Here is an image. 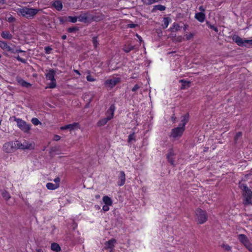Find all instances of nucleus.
Listing matches in <instances>:
<instances>
[{
  "label": "nucleus",
  "instance_id": "f257e3e1",
  "mask_svg": "<svg viewBox=\"0 0 252 252\" xmlns=\"http://www.w3.org/2000/svg\"><path fill=\"white\" fill-rule=\"evenodd\" d=\"M14 120L17 123L18 127L24 132L28 133L31 129V125L27 124L25 121L15 117H13Z\"/></svg>",
  "mask_w": 252,
  "mask_h": 252
},
{
  "label": "nucleus",
  "instance_id": "f03ea898",
  "mask_svg": "<svg viewBox=\"0 0 252 252\" xmlns=\"http://www.w3.org/2000/svg\"><path fill=\"white\" fill-rule=\"evenodd\" d=\"M184 131V127L178 126L172 129L169 136L174 140L179 139L182 136Z\"/></svg>",
  "mask_w": 252,
  "mask_h": 252
},
{
  "label": "nucleus",
  "instance_id": "7ed1b4c3",
  "mask_svg": "<svg viewBox=\"0 0 252 252\" xmlns=\"http://www.w3.org/2000/svg\"><path fill=\"white\" fill-rule=\"evenodd\" d=\"M16 145L17 149L21 150H32L34 148V143L33 142H29L27 141H24L23 143H21L20 141H16Z\"/></svg>",
  "mask_w": 252,
  "mask_h": 252
},
{
  "label": "nucleus",
  "instance_id": "20e7f679",
  "mask_svg": "<svg viewBox=\"0 0 252 252\" xmlns=\"http://www.w3.org/2000/svg\"><path fill=\"white\" fill-rule=\"evenodd\" d=\"M195 220L199 224H203L207 220L206 212L200 209H197L195 211Z\"/></svg>",
  "mask_w": 252,
  "mask_h": 252
},
{
  "label": "nucleus",
  "instance_id": "39448f33",
  "mask_svg": "<svg viewBox=\"0 0 252 252\" xmlns=\"http://www.w3.org/2000/svg\"><path fill=\"white\" fill-rule=\"evenodd\" d=\"M55 72L53 70H50L46 74V78L47 81H49L47 83L48 86L46 88H54L56 86V82L55 79Z\"/></svg>",
  "mask_w": 252,
  "mask_h": 252
},
{
  "label": "nucleus",
  "instance_id": "423d86ee",
  "mask_svg": "<svg viewBox=\"0 0 252 252\" xmlns=\"http://www.w3.org/2000/svg\"><path fill=\"white\" fill-rule=\"evenodd\" d=\"M238 239L249 252H252V243L245 235H238Z\"/></svg>",
  "mask_w": 252,
  "mask_h": 252
},
{
  "label": "nucleus",
  "instance_id": "0eeeda50",
  "mask_svg": "<svg viewBox=\"0 0 252 252\" xmlns=\"http://www.w3.org/2000/svg\"><path fill=\"white\" fill-rule=\"evenodd\" d=\"M3 151L6 153H11L17 150L16 141L7 142L2 147Z\"/></svg>",
  "mask_w": 252,
  "mask_h": 252
},
{
  "label": "nucleus",
  "instance_id": "6e6552de",
  "mask_svg": "<svg viewBox=\"0 0 252 252\" xmlns=\"http://www.w3.org/2000/svg\"><path fill=\"white\" fill-rule=\"evenodd\" d=\"M120 78L118 77H112L106 80L104 83V85L108 89H111L120 82Z\"/></svg>",
  "mask_w": 252,
  "mask_h": 252
},
{
  "label": "nucleus",
  "instance_id": "1a4fd4ad",
  "mask_svg": "<svg viewBox=\"0 0 252 252\" xmlns=\"http://www.w3.org/2000/svg\"><path fill=\"white\" fill-rule=\"evenodd\" d=\"M243 195L245 198L244 203L250 204L252 203V192L247 186L243 187Z\"/></svg>",
  "mask_w": 252,
  "mask_h": 252
},
{
  "label": "nucleus",
  "instance_id": "9d476101",
  "mask_svg": "<svg viewBox=\"0 0 252 252\" xmlns=\"http://www.w3.org/2000/svg\"><path fill=\"white\" fill-rule=\"evenodd\" d=\"M38 11V9L32 8L24 7L19 9V12L23 16H25V15L34 16L37 13Z\"/></svg>",
  "mask_w": 252,
  "mask_h": 252
},
{
  "label": "nucleus",
  "instance_id": "9b49d317",
  "mask_svg": "<svg viewBox=\"0 0 252 252\" xmlns=\"http://www.w3.org/2000/svg\"><path fill=\"white\" fill-rule=\"evenodd\" d=\"M116 243V240L115 239H111L105 243L104 249L108 250L110 252H114V247Z\"/></svg>",
  "mask_w": 252,
  "mask_h": 252
},
{
  "label": "nucleus",
  "instance_id": "f8f14e48",
  "mask_svg": "<svg viewBox=\"0 0 252 252\" xmlns=\"http://www.w3.org/2000/svg\"><path fill=\"white\" fill-rule=\"evenodd\" d=\"M115 107L114 105H111L106 112V118L109 121L114 117V114L115 111Z\"/></svg>",
  "mask_w": 252,
  "mask_h": 252
},
{
  "label": "nucleus",
  "instance_id": "ddd939ff",
  "mask_svg": "<svg viewBox=\"0 0 252 252\" xmlns=\"http://www.w3.org/2000/svg\"><path fill=\"white\" fill-rule=\"evenodd\" d=\"M80 128V125L78 123H73L66 126H64V130L68 129L70 131Z\"/></svg>",
  "mask_w": 252,
  "mask_h": 252
},
{
  "label": "nucleus",
  "instance_id": "4468645a",
  "mask_svg": "<svg viewBox=\"0 0 252 252\" xmlns=\"http://www.w3.org/2000/svg\"><path fill=\"white\" fill-rule=\"evenodd\" d=\"M0 48L4 51L9 52L11 53L13 52V48L8 45L6 42L2 41L0 42Z\"/></svg>",
  "mask_w": 252,
  "mask_h": 252
},
{
  "label": "nucleus",
  "instance_id": "2eb2a0df",
  "mask_svg": "<svg viewBox=\"0 0 252 252\" xmlns=\"http://www.w3.org/2000/svg\"><path fill=\"white\" fill-rule=\"evenodd\" d=\"M126 181V175L124 171H121L119 176V180L118 181V185L119 186H123Z\"/></svg>",
  "mask_w": 252,
  "mask_h": 252
},
{
  "label": "nucleus",
  "instance_id": "dca6fc26",
  "mask_svg": "<svg viewBox=\"0 0 252 252\" xmlns=\"http://www.w3.org/2000/svg\"><path fill=\"white\" fill-rule=\"evenodd\" d=\"M232 39L239 46H242L244 45V44L245 43V39L241 38L240 37L237 35H233L232 37Z\"/></svg>",
  "mask_w": 252,
  "mask_h": 252
},
{
  "label": "nucleus",
  "instance_id": "f3484780",
  "mask_svg": "<svg viewBox=\"0 0 252 252\" xmlns=\"http://www.w3.org/2000/svg\"><path fill=\"white\" fill-rule=\"evenodd\" d=\"M16 80L18 83L23 87L29 88L32 86V85L21 78H17Z\"/></svg>",
  "mask_w": 252,
  "mask_h": 252
},
{
  "label": "nucleus",
  "instance_id": "a211bd4d",
  "mask_svg": "<svg viewBox=\"0 0 252 252\" xmlns=\"http://www.w3.org/2000/svg\"><path fill=\"white\" fill-rule=\"evenodd\" d=\"M174 155L175 153L173 149H170L167 155V158L168 161L172 165L174 164V160L172 158V157L174 156Z\"/></svg>",
  "mask_w": 252,
  "mask_h": 252
},
{
  "label": "nucleus",
  "instance_id": "6ab92c4d",
  "mask_svg": "<svg viewBox=\"0 0 252 252\" xmlns=\"http://www.w3.org/2000/svg\"><path fill=\"white\" fill-rule=\"evenodd\" d=\"M189 119V115L188 114H186L185 115L181 117V122L179 125L180 126H183L185 128V126L186 124L188 123Z\"/></svg>",
  "mask_w": 252,
  "mask_h": 252
},
{
  "label": "nucleus",
  "instance_id": "aec40b11",
  "mask_svg": "<svg viewBox=\"0 0 252 252\" xmlns=\"http://www.w3.org/2000/svg\"><path fill=\"white\" fill-rule=\"evenodd\" d=\"M53 6L58 11L63 8L62 2L59 0H56L53 3Z\"/></svg>",
  "mask_w": 252,
  "mask_h": 252
},
{
  "label": "nucleus",
  "instance_id": "412c9836",
  "mask_svg": "<svg viewBox=\"0 0 252 252\" xmlns=\"http://www.w3.org/2000/svg\"><path fill=\"white\" fill-rule=\"evenodd\" d=\"M51 249L53 251L59 252L61 251V248L60 245L57 243H53L51 245Z\"/></svg>",
  "mask_w": 252,
  "mask_h": 252
},
{
  "label": "nucleus",
  "instance_id": "4be33fe9",
  "mask_svg": "<svg viewBox=\"0 0 252 252\" xmlns=\"http://www.w3.org/2000/svg\"><path fill=\"white\" fill-rule=\"evenodd\" d=\"M78 22L89 23L91 22L92 17H77Z\"/></svg>",
  "mask_w": 252,
  "mask_h": 252
},
{
  "label": "nucleus",
  "instance_id": "5701e85b",
  "mask_svg": "<svg viewBox=\"0 0 252 252\" xmlns=\"http://www.w3.org/2000/svg\"><path fill=\"white\" fill-rule=\"evenodd\" d=\"M46 187L49 190H55L58 189L59 187V186L58 184L48 183L46 184Z\"/></svg>",
  "mask_w": 252,
  "mask_h": 252
},
{
  "label": "nucleus",
  "instance_id": "b1692460",
  "mask_svg": "<svg viewBox=\"0 0 252 252\" xmlns=\"http://www.w3.org/2000/svg\"><path fill=\"white\" fill-rule=\"evenodd\" d=\"M103 202L105 204V205H108L109 206L112 205V199L108 196H104L102 198Z\"/></svg>",
  "mask_w": 252,
  "mask_h": 252
},
{
  "label": "nucleus",
  "instance_id": "393cba45",
  "mask_svg": "<svg viewBox=\"0 0 252 252\" xmlns=\"http://www.w3.org/2000/svg\"><path fill=\"white\" fill-rule=\"evenodd\" d=\"M166 7L161 4H158L154 6V7L152 10V12L156 11L157 10L163 11L165 10Z\"/></svg>",
  "mask_w": 252,
  "mask_h": 252
},
{
  "label": "nucleus",
  "instance_id": "a878e982",
  "mask_svg": "<svg viewBox=\"0 0 252 252\" xmlns=\"http://www.w3.org/2000/svg\"><path fill=\"white\" fill-rule=\"evenodd\" d=\"M109 120L107 118H104L100 119L97 123L98 126H103L107 124Z\"/></svg>",
  "mask_w": 252,
  "mask_h": 252
},
{
  "label": "nucleus",
  "instance_id": "bb28decb",
  "mask_svg": "<svg viewBox=\"0 0 252 252\" xmlns=\"http://www.w3.org/2000/svg\"><path fill=\"white\" fill-rule=\"evenodd\" d=\"M180 82L182 83L181 89L183 90L186 89L190 87V83L189 81L181 80L180 81Z\"/></svg>",
  "mask_w": 252,
  "mask_h": 252
},
{
  "label": "nucleus",
  "instance_id": "cd10ccee",
  "mask_svg": "<svg viewBox=\"0 0 252 252\" xmlns=\"http://www.w3.org/2000/svg\"><path fill=\"white\" fill-rule=\"evenodd\" d=\"M134 47L131 44L125 45L123 47V50L126 53H128L134 49Z\"/></svg>",
  "mask_w": 252,
  "mask_h": 252
},
{
  "label": "nucleus",
  "instance_id": "c85d7f7f",
  "mask_svg": "<svg viewBox=\"0 0 252 252\" xmlns=\"http://www.w3.org/2000/svg\"><path fill=\"white\" fill-rule=\"evenodd\" d=\"M1 36L4 39H11L12 35L7 31H3L1 33Z\"/></svg>",
  "mask_w": 252,
  "mask_h": 252
},
{
  "label": "nucleus",
  "instance_id": "c756f323",
  "mask_svg": "<svg viewBox=\"0 0 252 252\" xmlns=\"http://www.w3.org/2000/svg\"><path fill=\"white\" fill-rule=\"evenodd\" d=\"M163 24L162 25L163 28H166L169 23L171 22V19L169 18V17H164L163 19Z\"/></svg>",
  "mask_w": 252,
  "mask_h": 252
},
{
  "label": "nucleus",
  "instance_id": "7c9ffc66",
  "mask_svg": "<svg viewBox=\"0 0 252 252\" xmlns=\"http://www.w3.org/2000/svg\"><path fill=\"white\" fill-rule=\"evenodd\" d=\"M87 72H88V75L86 77V79H87V81H89V82L95 81L96 80V79L94 77H93L92 76H91L90 75V71H88Z\"/></svg>",
  "mask_w": 252,
  "mask_h": 252
},
{
  "label": "nucleus",
  "instance_id": "2f4dec72",
  "mask_svg": "<svg viewBox=\"0 0 252 252\" xmlns=\"http://www.w3.org/2000/svg\"><path fill=\"white\" fill-rule=\"evenodd\" d=\"M2 196L3 198L6 200H8L11 197L9 193L6 191H4L2 192Z\"/></svg>",
  "mask_w": 252,
  "mask_h": 252
},
{
  "label": "nucleus",
  "instance_id": "473e14b6",
  "mask_svg": "<svg viewBox=\"0 0 252 252\" xmlns=\"http://www.w3.org/2000/svg\"><path fill=\"white\" fill-rule=\"evenodd\" d=\"M31 122L34 126H37L41 123L39 120L36 118H33L32 119Z\"/></svg>",
  "mask_w": 252,
  "mask_h": 252
},
{
  "label": "nucleus",
  "instance_id": "72a5a7b5",
  "mask_svg": "<svg viewBox=\"0 0 252 252\" xmlns=\"http://www.w3.org/2000/svg\"><path fill=\"white\" fill-rule=\"evenodd\" d=\"M93 43L95 48H96L98 45L97 37L96 36L93 38Z\"/></svg>",
  "mask_w": 252,
  "mask_h": 252
},
{
  "label": "nucleus",
  "instance_id": "f704fd0d",
  "mask_svg": "<svg viewBox=\"0 0 252 252\" xmlns=\"http://www.w3.org/2000/svg\"><path fill=\"white\" fill-rule=\"evenodd\" d=\"M179 29V26L178 24L174 23L172 27L171 28V30L172 31H176Z\"/></svg>",
  "mask_w": 252,
  "mask_h": 252
},
{
  "label": "nucleus",
  "instance_id": "c9c22d12",
  "mask_svg": "<svg viewBox=\"0 0 252 252\" xmlns=\"http://www.w3.org/2000/svg\"><path fill=\"white\" fill-rule=\"evenodd\" d=\"M135 140L134 133H133L132 134H130L128 136V142H131L132 140Z\"/></svg>",
  "mask_w": 252,
  "mask_h": 252
},
{
  "label": "nucleus",
  "instance_id": "e433bc0d",
  "mask_svg": "<svg viewBox=\"0 0 252 252\" xmlns=\"http://www.w3.org/2000/svg\"><path fill=\"white\" fill-rule=\"evenodd\" d=\"M142 2L147 5H150L154 3V0H142Z\"/></svg>",
  "mask_w": 252,
  "mask_h": 252
},
{
  "label": "nucleus",
  "instance_id": "4c0bfd02",
  "mask_svg": "<svg viewBox=\"0 0 252 252\" xmlns=\"http://www.w3.org/2000/svg\"><path fill=\"white\" fill-rule=\"evenodd\" d=\"M52 49L49 46H46L44 48L45 52L46 54H49L51 53Z\"/></svg>",
  "mask_w": 252,
  "mask_h": 252
},
{
  "label": "nucleus",
  "instance_id": "58836bf2",
  "mask_svg": "<svg viewBox=\"0 0 252 252\" xmlns=\"http://www.w3.org/2000/svg\"><path fill=\"white\" fill-rule=\"evenodd\" d=\"M5 20L9 23H13L15 21L14 17H9L7 19H5Z\"/></svg>",
  "mask_w": 252,
  "mask_h": 252
},
{
  "label": "nucleus",
  "instance_id": "ea45409f",
  "mask_svg": "<svg viewBox=\"0 0 252 252\" xmlns=\"http://www.w3.org/2000/svg\"><path fill=\"white\" fill-rule=\"evenodd\" d=\"M70 18V21H71L72 23H75L78 21V18L77 17H69Z\"/></svg>",
  "mask_w": 252,
  "mask_h": 252
},
{
  "label": "nucleus",
  "instance_id": "a19ab883",
  "mask_svg": "<svg viewBox=\"0 0 252 252\" xmlns=\"http://www.w3.org/2000/svg\"><path fill=\"white\" fill-rule=\"evenodd\" d=\"M207 24H208V25L210 29H212V30H214L216 32H218V29H217V27H215V26H213V25H212L209 24V23H208V22H207Z\"/></svg>",
  "mask_w": 252,
  "mask_h": 252
},
{
  "label": "nucleus",
  "instance_id": "79ce46f5",
  "mask_svg": "<svg viewBox=\"0 0 252 252\" xmlns=\"http://www.w3.org/2000/svg\"><path fill=\"white\" fill-rule=\"evenodd\" d=\"M15 58L18 61H20L21 62V63H25L26 62V61L25 59H22L21 58V57H20L19 56H17V57H15Z\"/></svg>",
  "mask_w": 252,
  "mask_h": 252
},
{
  "label": "nucleus",
  "instance_id": "37998d69",
  "mask_svg": "<svg viewBox=\"0 0 252 252\" xmlns=\"http://www.w3.org/2000/svg\"><path fill=\"white\" fill-rule=\"evenodd\" d=\"M109 205H104L102 207V210L104 212H107L109 210Z\"/></svg>",
  "mask_w": 252,
  "mask_h": 252
},
{
  "label": "nucleus",
  "instance_id": "c03bdc74",
  "mask_svg": "<svg viewBox=\"0 0 252 252\" xmlns=\"http://www.w3.org/2000/svg\"><path fill=\"white\" fill-rule=\"evenodd\" d=\"M199 22H203L205 20V17H195Z\"/></svg>",
  "mask_w": 252,
  "mask_h": 252
},
{
  "label": "nucleus",
  "instance_id": "a18cd8bd",
  "mask_svg": "<svg viewBox=\"0 0 252 252\" xmlns=\"http://www.w3.org/2000/svg\"><path fill=\"white\" fill-rule=\"evenodd\" d=\"M137 26H138V25L135 24L131 23L127 24V27L130 28H134Z\"/></svg>",
  "mask_w": 252,
  "mask_h": 252
},
{
  "label": "nucleus",
  "instance_id": "49530a36",
  "mask_svg": "<svg viewBox=\"0 0 252 252\" xmlns=\"http://www.w3.org/2000/svg\"><path fill=\"white\" fill-rule=\"evenodd\" d=\"M22 52H25V51L21 50V49H14L13 48V52H12V53H22Z\"/></svg>",
  "mask_w": 252,
  "mask_h": 252
},
{
  "label": "nucleus",
  "instance_id": "de8ad7c7",
  "mask_svg": "<svg viewBox=\"0 0 252 252\" xmlns=\"http://www.w3.org/2000/svg\"><path fill=\"white\" fill-rule=\"evenodd\" d=\"M54 181L56 184H58L59 186H60V178L57 177V178H55L54 180Z\"/></svg>",
  "mask_w": 252,
  "mask_h": 252
},
{
  "label": "nucleus",
  "instance_id": "09e8293b",
  "mask_svg": "<svg viewBox=\"0 0 252 252\" xmlns=\"http://www.w3.org/2000/svg\"><path fill=\"white\" fill-rule=\"evenodd\" d=\"M223 248L227 251H230L231 250V247L228 245H224Z\"/></svg>",
  "mask_w": 252,
  "mask_h": 252
},
{
  "label": "nucleus",
  "instance_id": "8fccbe9b",
  "mask_svg": "<svg viewBox=\"0 0 252 252\" xmlns=\"http://www.w3.org/2000/svg\"><path fill=\"white\" fill-rule=\"evenodd\" d=\"M139 88V86L138 85H135L132 89V91L135 92Z\"/></svg>",
  "mask_w": 252,
  "mask_h": 252
},
{
  "label": "nucleus",
  "instance_id": "3c124183",
  "mask_svg": "<svg viewBox=\"0 0 252 252\" xmlns=\"http://www.w3.org/2000/svg\"><path fill=\"white\" fill-rule=\"evenodd\" d=\"M89 96V94H85L84 96V98L85 99H87L86 101H88V102H90V101H91V98H89V99H88L87 98V97Z\"/></svg>",
  "mask_w": 252,
  "mask_h": 252
},
{
  "label": "nucleus",
  "instance_id": "603ef678",
  "mask_svg": "<svg viewBox=\"0 0 252 252\" xmlns=\"http://www.w3.org/2000/svg\"><path fill=\"white\" fill-rule=\"evenodd\" d=\"M186 37L187 39L189 40L193 37V34L192 33H189L188 35L187 34L186 35Z\"/></svg>",
  "mask_w": 252,
  "mask_h": 252
},
{
  "label": "nucleus",
  "instance_id": "864d4df0",
  "mask_svg": "<svg viewBox=\"0 0 252 252\" xmlns=\"http://www.w3.org/2000/svg\"><path fill=\"white\" fill-rule=\"evenodd\" d=\"M195 16H205V14L203 12H199L195 13Z\"/></svg>",
  "mask_w": 252,
  "mask_h": 252
},
{
  "label": "nucleus",
  "instance_id": "5fc2aeb1",
  "mask_svg": "<svg viewBox=\"0 0 252 252\" xmlns=\"http://www.w3.org/2000/svg\"><path fill=\"white\" fill-rule=\"evenodd\" d=\"M61 137L60 136L58 135H54V140L55 141H58L60 139Z\"/></svg>",
  "mask_w": 252,
  "mask_h": 252
},
{
  "label": "nucleus",
  "instance_id": "6e6d98bb",
  "mask_svg": "<svg viewBox=\"0 0 252 252\" xmlns=\"http://www.w3.org/2000/svg\"><path fill=\"white\" fill-rule=\"evenodd\" d=\"M72 229H75L77 227V224L75 222H73L72 226H71Z\"/></svg>",
  "mask_w": 252,
  "mask_h": 252
},
{
  "label": "nucleus",
  "instance_id": "4d7b16f0",
  "mask_svg": "<svg viewBox=\"0 0 252 252\" xmlns=\"http://www.w3.org/2000/svg\"><path fill=\"white\" fill-rule=\"evenodd\" d=\"M245 43H248L250 44H252V40H245Z\"/></svg>",
  "mask_w": 252,
  "mask_h": 252
},
{
  "label": "nucleus",
  "instance_id": "13d9d810",
  "mask_svg": "<svg viewBox=\"0 0 252 252\" xmlns=\"http://www.w3.org/2000/svg\"><path fill=\"white\" fill-rule=\"evenodd\" d=\"M136 35L137 37L139 39L140 42L141 43L142 41L141 37L140 35H139L138 34H136Z\"/></svg>",
  "mask_w": 252,
  "mask_h": 252
},
{
  "label": "nucleus",
  "instance_id": "bf43d9fd",
  "mask_svg": "<svg viewBox=\"0 0 252 252\" xmlns=\"http://www.w3.org/2000/svg\"><path fill=\"white\" fill-rule=\"evenodd\" d=\"M6 2V0H0V6L4 4Z\"/></svg>",
  "mask_w": 252,
  "mask_h": 252
},
{
  "label": "nucleus",
  "instance_id": "052dcab7",
  "mask_svg": "<svg viewBox=\"0 0 252 252\" xmlns=\"http://www.w3.org/2000/svg\"><path fill=\"white\" fill-rule=\"evenodd\" d=\"M199 9L200 10V12H203L204 11V9L202 6H200Z\"/></svg>",
  "mask_w": 252,
  "mask_h": 252
},
{
  "label": "nucleus",
  "instance_id": "680f3d73",
  "mask_svg": "<svg viewBox=\"0 0 252 252\" xmlns=\"http://www.w3.org/2000/svg\"><path fill=\"white\" fill-rule=\"evenodd\" d=\"M74 71H75V73H76L77 74H78V75H80V72H79V71L78 70H74Z\"/></svg>",
  "mask_w": 252,
  "mask_h": 252
},
{
  "label": "nucleus",
  "instance_id": "e2e57ef3",
  "mask_svg": "<svg viewBox=\"0 0 252 252\" xmlns=\"http://www.w3.org/2000/svg\"><path fill=\"white\" fill-rule=\"evenodd\" d=\"M63 17H60V21L61 22H63Z\"/></svg>",
  "mask_w": 252,
  "mask_h": 252
},
{
  "label": "nucleus",
  "instance_id": "0e129e2a",
  "mask_svg": "<svg viewBox=\"0 0 252 252\" xmlns=\"http://www.w3.org/2000/svg\"><path fill=\"white\" fill-rule=\"evenodd\" d=\"M74 29H71V28H70V29H68V31H69V32H72L73 31H74Z\"/></svg>",
  "mask_w": 252,
  "mask_h": 252
},
{
  "label": "nucleus",
  "instance_id": "69168bd1",
  "mask_svg": "<svg viewBox=\"0 0 252 252\" xmlns=\"http://www.w3.org/2000/svg\"><path fill=\"white\" fill-rule=\"evenodd\" d=\"M187 27H188V26H187V25H185V26H184V30H186V29L187 28Z\"/></svg>",
  "mask_w": 252,
  "mask_h": 252
},
{
  "label": "nucleus",
  "instance_id": "338daca9",
  "mask_svg": "<svg viewBox=\"0 0 252 252\" xmlns=\"http://www.w3.org/2000/svg\"><path fill=\"white\" fill-rule=\"evenodd\" d=\"M60 129H61V130H63V126H61V127H60Z\"/></svg>",
  "mask_w": 252,
  "mask_h": 252
},
{
  "label": "nucleus",
  "instance_id": "774afa93",
  "mask_svg": "<svg viewBox=\"0 0 252 252\" xmlns=\"http://www.w3.org/2000/svg\"><path fill=\"white\" fill-rule=\"evenodd\" d=\"M66 35H64V39H65L66 38Z\"/></svg>",
  "mask_w": 252,
  "mask_h": 252
}]
</instances>
